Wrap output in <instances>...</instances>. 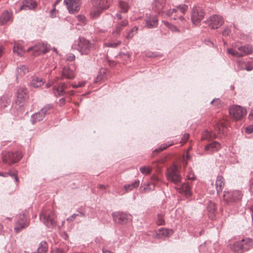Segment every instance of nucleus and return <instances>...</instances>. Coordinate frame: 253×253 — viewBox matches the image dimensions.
Segmentation results:
<instances>
[{"instance_id": "1", "label": "nucleus", "mask_w": 253, "mask_h": 253, "mask_svg": "<svg viewBox=\"0 0 253 253\" xmlns=\"http://www.w3.org/2000/svg\"><path fill=\"white\" fill-rule=\"evenodd\" d=\"M228 123L224 120L216 122L213 126L214 130L209 131L207 129L204 130L201 136V140L209 141L215 138H222L226 135Z\"/></svg>"}, {"instance_id": "2", "label": "nucleus", "mask_w": 253, "mask_h": 253, "mask_svg": "<svg viewBox=\"0 0 253 253\" xmlns=\"http://www.w3.org/2000/svg\"><path fill=\"white\" fill-rule=\"evenodd\" d=\"M253 247V239L247 237L236 241L230 245V249L234 253H244L249 251Z\"/></svg>"}, {"instance_id": "3", "label": "nucleus", "mask_w": 253, "mask_h": 253, "mask_svg": "<svg viewBox=\"0 0 253 253\" xmlns=\"http://www.w3.org/2000/svg\"><path fill=\"white\" fill-rule=\"evenodd\" d=\"M113 0H93V8L90 15L93 18L97 17L104 9L108 8L111 5Z\"/></svg>"}, {"instance_id": "4", "label": "nucleus", "mask_w": 253, "mask_h": 253, "mask_svg": "<svg viewBox=\"0 0 253 253\" xmlns=\"http://www.w3.org/2000/svg\"><path fill=\"white\" fill-rule=\"evenodd\" d=\"M76 42V48L81 55H88L94 48V44L84 37H80Z\"/></svg>"}, {"instance_id": "5", "label": "nucleus", "mask_w": 253, "mask_h": 253, "mask_svg": "<svg viewBox=\"0 0 253 253\" xmlns=\"http://www.w3.org/2000/svg\"><path fill=\"white\" fill-rule=\"evenodd\" d=\"M165 0H154L152 3L153 10L158 14H165L168 16H172L173 13L175 12L176 9H169V6L165 3Z\"/></svg>"}, {"instance_id": "6", "label": "nucleus", "mask_w": 253, "mask_h": 253, "mask_svg": "<svg viewBox=\"0 0 253 253\" xmlns=\"http://www.w3.org/2000/svg\"><path fill=\"white\" fill-rule=\"evenodd\" d=\"M242 196L241 191L239 190L224 191L223 199L227 205L234 206L238 204Z\"/></svg>"}, {"instance_id": "7", "label": "nucleus", "mask_w": 253, "mask_h": 253, "mask_svg": "<svg viewBox=\"0 0 253 253\" xmlns=\"http://www.w3.org/2000/svg\"><path fill=\"white\" fill-rule=\"evenodd\" d=\"M56 215L53 211H42L40 214V219L48 228L52 229L56 225Z\"/></svg>"}, {"instance_id": "8", "label": "nucleus", "mask_w": 253, "mask_h": 253, "mask_svg": "<svg viewBox=\"0 0 253 253\" xmlns=\"http://www.w3.org/2000/svg\"><path fill=\"white\" fill-rule=\"evenodd\" d=\"M70 86H72L73 88L78 87V84H76L59 83L57 85H55L53 87V92L56 96L73 95L74 92L73 90H68Z\"/></svg>"}, {"instance_id": "9", "label": "nucleus", "mask_w": 253, "mask_h": 253, "mask_svg": "<svg viewBox=\"0 0 253 253\" xmlns=\"http://www.w3.org/2000/svg\"><path fill=\"white\" fill-rule=\"evenodd\" d=\"M166 176L168 180L176 185H180L182 181V175L175 165H172L167 169Z\"/></svg>"}, {"instance_id": "10", "label": "nucleus", "mask_w": 253, "mask_h": 253, "mask_svg": "<svg viewBox=\"0 0 253 253\" xmlns=\"http://www.w3.org/2000/svg\"><path fill=\"white\" fill-rule=\"evenodd\" d=\"M2 162L7 165H11L18 162L22 157L19 151H3L1 152Z\"/></svg>"}, {"instance_id": "11", "label": "nucleus", "mask_w": 253, "mask_h": 253, "mask_svg": "<svg viewBox=\"0 0 253 253\" xmlns=\"http://www.w3.org/2000/svg\"><path fill=\"white\" fill-rule=\"evenodd\" d=\"M16 99L15 102V108L16 110L22 109L25 102L29 98L28 92L27 89L24 87H19L18 88L16 93Z\"/></svg>"}, {"instance_id": "12", "label": "nucleus", "mask_w": 253, "mask_h": 253, "mask_svg": "<svg viewBox=\"0 0 253 253\" xmlns=\"http://www.w3.org/2000/svg\"><path fill=\"white\" fill-rule=\"evenodd\" d=\"M30 224V220L24 213L19 214L17 216L15 226L14 230L16 233H18L22 229L27 228Z\"/></svg>"}, {"instance_id": "13", "label": "nucleus", "mask_w": 253, "mask_h": 253, "mask_svg": "<svg viewBox=\"0 0 253 253\" xmlns=\"http://www.w3.org/2000/svg\"><path fill=\"white\" fill-rule=\"evenodd\" d=\"M224 20L221 16L215 14L210 16L205 23L213 29H217L224 23Z\"/></svg>"}, {"instance_id": "14", "label": "nucleus", "mask_w": 253, "mask_h": 253, "mask_svg": "<svg viewBox=\"0 0 253 253\" xmlns=\"http://www.w3.org/2000/svg\"><path fill=\"white\" fill-rule=\"evenodd\" d=\"M114 219L121 224H126L132 221L131 214L124 212H115L112 214Z\"/></svg>"}, {"instance_id": "15", "label": "nucleus", "mask_w": 253, "mask_h": 253, "mask_svg": "<svg viewBox=\"0 0 253 253\" xmlns=\"http://www.w3.org/2000/svg\"><path fill=\"white\" fill-rule=\"evenodd\" d=\"M205 12L201 7H194L193 8L191 20L194 25H198L204 18Z\"/></svg>"}, {"instance_id": "16", "label": "nucleus", "mask_w": 253, "mask_h": 253, "mask_svg": "<svg viewBox=\"0 0 253 253\" xmlns=\"http://www.w3.org/2000/svg\"><path fill=\"white\" fill-rule=\"evenodd\" d=\"M49 50V47L46 43H39L33 46L29 47L27 49V51H33L35 54L39 55L41 54H44Z\"/></svg>"}, {"instance_id": "17", "label": "nucleus", "mask_w": 253, "mask_h": 253, "mask_svg": "<svg viewBox=\"0 0 253 253\" xmlns=\"http://www.w3.org/2000/svg\"><path fill=\"white\" fill-rule=\"evenodd\" d=\"M64 2L70 13L74 14L80 9L81 2L79 0H64Z\"/></svg>"}, {"instance_id": "18", "label": "nucleus", "mask_w": 253, "mask_h": 253, "mask_svg": "<svg viewBox=\"0 0 253 253\" xmlns=\"http://www.w3.org/2000/svg\"><path fill=\"white\" fill-rule=\"evenodd\" d=\"M128 25V20L127 18H125L123 20L117 22L112 30V35L115 37H118L124 28L126 27Z\"/></svg>"}, {"instance_id": "19", "label": "nucleus", "mask_w": 253, "mask_h": 253, "mask_svg": "<svg viewBox=\"0 0 253 253\" xmlns=\"http://www.w3.org/2000/svg\"><path fill=\"white\" fill-rule=\"evenodd\" d=\"M145 26L149 29H153L157 27L158 19L156 15L146 14L145 18Z\"/></svg>"}, {"instance_id": "20", "label": "nucleus", "mask_w": 253, "mask_h": 253, "mask_svg": "<svg viewBox=\"0 0 253 253\" xmlns=\"http://www.w3.org/2000/svg\"><path fill=\"white\" fill-rule=\"evenodd\" d=\"M13 14L11 11L4 10L0 16V25H3L8 22H12Z\"/></svg>"}, {"instance_id": "21", "label": "nucleus", "mask_w": 253, "mask_h": 253, "mask_svg": "<svg viewBox=\"0 0 253 253\" xmlns=\"http://www.w3.org/2000/svg\"><path fill=\"white\" fill-rule=\"evenodd\" d=\"M175 188L181 194H184L186 196H189L191 194V188L187 183H181L180 185H176Z\"/></svg>"}, {"instance_id": "22", "label": "nucleus", "mask_w": 253, "mask_h": 253, "mask_svg": "<svg viewBox=\"0 0 253 253\" xmlns=\"http://www.w3.org/2000/svg\"><path fill=\"white\" fill-rule=\"evenodd\" d=\"M220 148V144L215 141L207 145L205 147V151L210 154L218 151Z\"/></svg>"}, {"instance_id": "23", "label": "nucleus", "mask_w": 253, "mask_h": 253, "mask_svg": "<svg viewBox=\"0 0 253 253\" xmlns=\"http://www.w3.org/2000/svg\"><path fill=\"white\" fill-rule=\"evenodd\" d=\"M29 72L28 68L25 65H20L18 67L16 71V79H20L23 77Z\"/></svg>"}, {"instance_id": "24", "label": "nucleus", "mask_w": 253, "mask_h": 253, "mask_svg": "<svg viewBox=\"0 0 253 253\" xmlns=\"http://www.w3.org/2000/svg\"><path fill=\"white\" fill-rule=\"evenodd\" d=\"M62 78L72 80L75 78V74L74 72L71 70L68 67H64L62 70Z\"/></svg>"}, {"instance_id": "25", "label": "nucleus", "mask_w": 253, "mask_h": 253, "mask_svg": "<svg viewBox=\"0 0 253 253\" xmlns=\"http://www.w3.org/2000/svg\"><path fill=\"white\" fill-rule=\"evenodd\" d=\"M238 49L239 51L241 57L245 55L250 54L253 52L252 47L251 45L249 44L239 47Z\"/></svg>"}, {"instance_id": "26", "label": "nucleus", "mask_w": 253, "mask_h": 253, "mask_svg": "<svg viewBox=\"0 0 253 253\" xmlns=\"http://www.w3.org/2000/svg\"><path fill=\"white\" fill-rule=\"evenodd\" d=\"M224 185V179L222 176L218 175L215 182V186L217 193L219 195L221 193L222 188Z\"/></svg>"}, {"instance_id": "27", "label": "nucleus", "mask_w": 253, "mask_h": 253, "mask_svg": "<svg viewBox=\"0 0 253 253\" xmlns=\"http://www.w3.org/2000/svg\"><path fill=\"white\" fill-rule=\"evenodd\" d=\"M247 112H229V116L235 121L242 119L246 115Z\"/></svg>"}, {"instance_id": "28", "label": "nucleus", "mask_w": 253, "mask_h": 253, "mask_svg": "<svg viewBox=\"0 0 253 253\" xmlns=\"http://www.w3.org/2000/svg\"><path fill=\"white\" fill-rule=\"evenodd\" d=\"M10 99L8 95H3L0 97V109H4L9 105Z\"/></svg>"}, {"instance_id": "29", "label": "nucleus", "mask_w": 253, "mask_h": 253, "mask_svg": "<svg viewBox=\"0 0 253 253\" xmlns=\"http://www.w3.org/2000/svg\"><path fill=\"white\" fill-rule=\"evenodd\" d=\"M44 83L42 78L37 76H34L31 82V85L34 87H41Z\"/></svg>"}, {"instance_id": "30", "label": "nucleus", "mask_w": 253, "mask_h": 253, "mask_svg": "<svg viewBox=\"0 0 253 253\" xmlns=\"http://www.w3.org/2000/svg\"><path fill=\"white\" fill-rule=\"evenodd\" d=\"M45 116V112H35L31 116V121L33 124L42 121Z\"/></svg>"}, {"instance_id": "31", "label": "nucleus", "mask_w": 253, "mask_h": 253, "mask_svg": "<svg viewBox=\"0 0 253 253\" xmlns=\"http://www.w3.org/2000/svg\"><path fill=\"white\" fill-rule=\"evenodd\" d=\"M207 210L209 217L212 220L213 219L216 212V208L214 204L211 202H210L207 206Z\"/></svg>"}, {"instance_id": "32", "label": "nucleus", "mask_w": 253, "mask_h": 253, "mask_svg": "<svg viewBox=\"0 0 253 253\" xmlns=\"http://www.w3.org/2000/svg\"><path fill=\"white\" fill-rule=\"evenodd\" d=\"M139 185V180H136L131 183L126 184L124 185V188L126 192H128L132 190L133 189L136 188Z\"/></svg>"}, {"instance_id": "33", "label": "nucleus", "mask_w": 253, "mask_h": 253, "mask_svg": "<svg viewBox=\"0 0 253 253\" xmlns=\"http://www.w3.org/2000/svg\"><path fill=\"white\" fill-rule=\"evenodd\" d=\"M13 51L14 53H16L19 56H23L26 51L19 44H15Z\"/></svg>"}, {"instance_id": "34", "label": "nucleus", "mask_w": 253, "mask_h": 253, "mask_svg": "<svg viewBox=\"0 0 253 253\" xmlns=\"http://www.w3.org/2000/svg\"><path fill=\"white\" fill-rule=\"evenodd\" d=\"M156 184L153 182H149L142 189V187H140L141 192L142 193H148L151 191L154 190Z\"/></svg>"}, {"instance_id": "35", "label": "nucleus", "mask_w": 253, "mask_h": 253, "mask_svg": "<svg viewBox=\"0 0 253 253\" xmlns=\"http://www.w3.org/2000/svg\"><path fill=\"white\" fill-rule=\"evenodd\" d=\"M47 251V244L45 241L41 242L37 251L33 253H46Z\"/></svg>"}, {"instance_id": "36", "label": "nucleus", "mask_w": 253, "mask_h": 253, "mask_svg": "<svg viewBox=\"0 0 253 253\" xmlns=\"http://www.w3.org/2000/svg\"><path fill=\"white\" fill-rule=\"evenodd\" d=\"M36 4V3L35 1H31L30 3L29 2H26V3L23 4L22 5L20 6L19 7V10H27L34 9L35 7Z\"/></svg>"}, {"instance_id": "37", "label": "nucleus", "mask_w": 253, "mask_h": 253, "mask_svg": "<svg viewBox=\"0 0 253 253\" xmlns=\"http://www.w3.org/2000/svg\"><path fill=\"white\" fill-rule=\"evenodd\" d=\"M138 27L137 26L133 27L131 29L128 31L125 38L127 39H131L137 33Z\"/></svg>"}, {"instance_id": "38", "label": "nucleus", "mask_w": 253, "mask_h": 253, "mask_svg": "<svg viewBox=\"0 0 253 253\" xmlns=\"http://www.w3.org/2000/svg\"><path fill=\"white\" fill-rule=\"evenodd\" d=\"M107 70L105 69H102L101 70L95 80L94 81V83H97L102 80H103L106 78L105 74Z\"/></svg>"}, {"instance_id": "39", "label": "nucleus", "mask_w": 253, "mask_h": 253, "mask_svg": "<svg viewBox=\"0 0 253 253\" xmlns=\"http://www.w3.org/2000/svg\"><path fill=\"white\" fill-rule=\"evenodd\" d=\"M175 9L176 11L175 12L173 13V14H175L177 13V10H179L182 14H184L188 9V5L186 4H180L177 6Z\"/></svg>"}, {"instance_id": "40", "label": "nucleus", "mask_w": 253, "mask_h": 253, "mask_svg": "<svg viewBox=\"0 0 253 253\" xmlns=\"http://www.w3.org/2000/svg\"><path fill=\"white\" fill-rule=\"evenodd\" d=\"M119 5L122 12L126 13L127 12L129 7L126 2L121 1H120Z\"/></svg>"}, {"instance_id": "41", "label": "nucleus", "mask_w": 253, "mask_h": 253, "mask_svg": "<svg viewBox=\"0 0 253 253\" xmlns=\"http://www.w3.org/2000/svg\"><path fill=\"white\" fill-rule=\"evenodd\" d=\"M165 220L164 218V214L162 213H158L156 223L158 225H162L165 224Z\"/></svg>"}, {"instance_id": "42", "label": "nucleus", "mask_w": 253, "mask_h": 253, "mask_svg": "<svg viewBox=\"0 0 253 253\" xmlns=\"http://www.w3.org/2000/svg\"><path fill=\"white\" fill-rule=\"evenodd\" d=\"M139 170L142 173L148 175L151 173L152 169L150 167L144 166L140 167Z\"/></svg>"}, {"instance_id": "43", "label": "nucleus", "mask_w": 253, "mask_h": 253, "mask_svg": "<svg viewBox=\"0 0 253 253\" xmlns=\"http://www.w3.org/2000/svg\"><path fill=\"white\" fill-rule=\"evenodd\" d=\"M164 23V24L165 25V26L168 28L170 29L172 32H179V30L175 26L172 25L171 24L169 23V22H168L167 21H165Z\"/></svg>"}, {"instance_id": "44", "label": "nucleus", "mask_w": 253, "mask_h": 253, "mask_svg": "<svg viewBox=\"0 0 253 253\" xmlns=\"http://www.w3.org/2000/svg\"><path fill=\"white\" fill-rule=\"evenodd\" d=\"M169 230L167 229L162 228L159 230V233L158 234L161 237H166L169 235Z\"/></svg>"}, {"instance_id": "45", "label": "nucleus", "mask_w": 253, "mask_h": 253, "mask_svg": "<svg viewBox=\"0 0 253 253\" xmlns=\"http://www.w3.org/2000/svg\"><path fill=\"white\" fill-rule=\"evenodd\" d=\"M229 111H246V109L240 105H234L230 106Z\"/></svg>"}, {"instance_id": "46", "label": "nucleus", "mask_w": 253, "mask_h": 253, "mask_svg": "<svg viewBox=\"0 0 253 253\" xmlns=\"http://www.w3.org/2000/svg\"><path fill=\"white\" fill-rule=\"evenodd\" d=\"M237 64L238 70H245V67L247 63L243 60L240 59L237 61Z\"/></svg>"}, {"instance_id": "47", "label": "nucleus", "mask_w": 253, "mask_h": 253, "mask_svg": "<svg viewBox=\"0 0 253 253\" xmlns=\"http://www.w3.org/2000/svg\"><path fill=\"white\" fill-rule=\"evenodd\" d=\"M227 52L229 54H232L233 56L241 57V56L240 55L239 51L238 50H235V49L231 48H228L227 49Z\"/></svg>"}, {"instance_id": "48", "label": "nucleus", "mask_w": 253, "mask_h": 253, "mask_svg": "<svg viewBox=\"0 0 253 253\" xmlns=\"http://www.w3.org/2000/svg\"><path fill=\"white\" fill-rule=\"evenodd\" d=\"M172 145L173 143L172 142H168L167 143H165L161 145L160 146L159 150H160V151H163L167 148L168 147H169V146H170Z\"/></svg>"}, {"instance_id": "49", "label": "nucleus", "mask_w": 253, "mask_h": 253, "mask_svg": "<svg viewBox=\"0 0 253 253\" xmlns=\"http://www.w3.org/2000/svg\"><path fill=\"white\" fill-rule=\"evenodd\" d=\"M53 109V106L51 104H48L41 109L40 111H48Z\"/></svg>"}, {"instance_id": "50", "label": "nucleus", "mask_w": 253, "mask_h": 253, "mask_svg": "<svg viewBox=\"0 0 253 253\" xmlns=\"http://www.w3.org/2000/svg\"><path fill=\"white\" fill-rule=\"evenodd\" d=\"M231 33V31L228 27H225L222 32L223 36H228Z\"/></svg>"}, {"instance_id": "51", "label": "nucleus", "mask_w": 253, "mask_h": 253, "mask_svg": "<svg viewBox=\"0 0 253 253\" xmlns=\"http://www.w3.org/2000/svg\"><path fill=\"white\" fill-rule=\"evenodd\" d=\"M121 42L120 41H118L116 42H110L107 44L108 46L113 47V48H116L119 45L121 44Z\"/></svg>"}, {"instance_id": "52", "label": "nucleus", "mask_w": 253, "mask_h": 253, "mask_svg": "<svg viewBox=\"0 0 253 253\" xmlns=\"http://www.w3.org/2000/svg\"><path fill=\"white\" fill-rule=\"evenodd\" d=\"M211 104L215 103V105H216L218 108L219 107H220V106H221V101H220V100L219 98H216V99H213L211 102Z\"/></svg>"}, {"instance_id": "53", "label": "nucleus", "mask_w": 253, "mask_h": 253, "mask_svg": "<svg viewBox=\"0 0 253 253\" xmlns=\"http://www.w3.org/2000/svg\"><path fill=\"white\" fill-rule=\"evenodd\" d=\"M245 131L248 134H251L253 132V125H250L245 128Z\"/></svg>"}, {"instance_id": "54", "label": "nucleus", "mask_w": 253, "mask_h": 253, "mask_svg": "<svg viewBox=\"0 0 253 253\" xmlns=\"http://www.w3.org/2000/svg\"><path fill=\"white\" fill-rule=\"evenodd\" d=\"M189 137V134L188 133H185L183 137L181 138V143H185L188 139Z\"/></svg>"}, {"instance_id": "55", "label": "nucleus", "mask_w": 253, "mask_h": 253, "mask_svg": "<svg viewBox=\"0 0 253 253\" xmlns=\"http://www.w3.org/2000/svg\"><path fill=\"white\" fill-rule=\"evenodd\" d=\"M75 59V56L74 54L69 53L67 55L66 60L67 61H72Z\"/></svg>"}, {"instance_id": "56", "label": "nucleus", "mask_w": 253, "mask_h": 253, "mask_svg": "<svg viewBox=\"0 0 253 253\" xmlns=\"http://www.w3.org/2000/svg\"><path fill=\"white\" fill-rule=\"evenodd\" d=\"M64 251L61 248H56L52 250L50 253H63Z\"/></svg>"}, {"instance_id": "57", "label": "nucleus", "mask_w": 253, "mask_h": 253, "mask_svg": "<svg viewBox=\"0 0 253 253\" xmlns=\"http://www.w3.org/2000/svg\"><path fill=\"white\" fill-rule=\"evenodd\" d=\"M8 172L9 173V176H11V177H13L16 182H18V177L16 173L12 172L10 171H8Z\"/></svg>"}, {"instance_id": "58", "label": "nucleus", "mask_w": 253, "mask_h": 253, "mask_svg": "<svg viewBox=\"0 0 253 253\" xmlns=\"http://www.w3.org/2000/svg\"><path fill=\"white\" fill-rule=\"evenodd\" d=\"M173 14H172V16H170V17H171L172 19H174V20H176L177 19V18H179V19H180L181 21L183 20H185V18L184 17L182 16V15H176V14H174L173 15V16H172Z\"/></svg>"}, {"instance_id": "59", "label": "nucleus", "mask_w": 253, "mask_h": 253, "mask_svg": "<svg viewBox=\"0 0 253 253\" xmlns=\"http://www.w3.org/2000/svg\"><path fill=\"white\" fill-rule=\"evenodd\" d=\"M50 14L52 18L56 17V9L55 7H53V8L50 10Z\"/></svg>"}, {"instance_id": "60", "label": "nucleus", "mask_w": 253, "mask_h": 253, "mask_svg": "<svg viewBox=\"0 0 253 253\" xmlns=\"http://www.w3.org/2000/svg\"><path fill=\"white\" fill-rule=\"evenodd\" d=\"M78 214L76 213L73 214L71 216L67 218V220L69 222L73 221L76 217Z\"/></svg>"}, {"instance_id": "61", "label": "nucleus", "mask_w": 253, "mask_h": 253, "mask_svg": "<svg viewBox=\"0 0 253 253\" xmlns=\"http://www.w3.org/2000/svg\"><path fill=\"white\" fill-rule=\"evenodd\" d=\"M121 12H122L121 11L118 12V13H116V18L119 20H122V18H123V16L122 15Z\"/></svg>"}, {"instance_id": "62", "label": "nucleus", "mask_w": 253, "mask_h": 253, "mask_svg": "<svg viewBox=\"0 0 253 253\" xmlns=\"http://www.w3.org/2000/svg\"><path fill=\"white\" fill-rule=\"evenodd\" d=\"M151 180L152 181L151 182L155 183V181H158L159 180V178L156 175H153L151 176Z\"/></svg>"}, {"instance_id": "63", "label": "nucleus", "mask_w": 253, "mask_h": 253, "mask_svg": "<svg viewBox=\"0 0 253 253\" xmlns=\"http://www.w3.org/2000/svg\"><path fill=\"white\" fill-rule=\"evenodd\" d=\"M245 70H247V71H250L253 70V67L248 65L247 63L245 67Z\"/></svg>"}, {"instance_id": "64", "label": "nucleus", "mask_w": 253, "mask_h": 253, "mask_svg": "<svg viewBox=\"0 0 253 253\" xmlns=\"http://www.w3.org/2000/svg\"><path fill=\"white\" fill-rule=\"evenodd\" d=\"M86 84V81L80 82L78 84V87H83V86H84Z\"/></svg>"}]
</instances>
